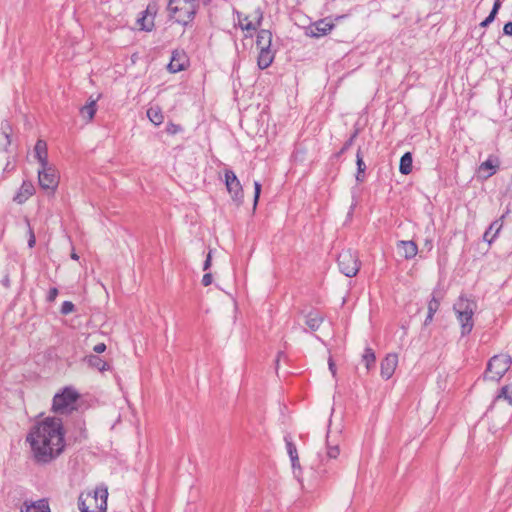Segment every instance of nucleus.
<instances>
[{
    "mask_svg": "<svg viewBox=\"0 0 512 512\" xmlns=\"http://www.w3.org/2000/svg\"><path fill=\"white\" fill-rule=\"evenodd\" d=\"M64 434L62 420L57 417L37 422L26 437L35 461L49 463L57 458L65 447Z\"/></svg>",
    "mask_w": 512,
    "mask_h": 512,
    "instance_id": "nucleus-1",
    "label": "nucleus"
},
{
    "mask_svg": "<svg viewBox=\"0 0 512 512\" xmlns=\"http://www.w3.org/2000/svg\"><path fill=\"white\" fill-rule=\"evenodd\" d=\"M477 309L475 301L465 297H459L453 305V310L461 326V335L466 336L471 333L474 327L473 316Z\"/></svg>",
    "mask_w": 512,
    "mask_h": 512,
    "instance_id": "nucleus-2",
    "label": "nucleus"
},
{
    "mask_svg": "<svg viewBox=\"0 0 512 512\" xmlns=\"http://www.w3.org/2000/svg\"><path fill=\"white\" fill-rule=\"evenodd\" d=\"M197 8L196 0H169L167 4L168 16L182 25L194 19Z\"/></svg>",
    "mask_w": 512,
    "mask_h": 512,
    "instance_id": "nucleus-3",
    "label": "nucleus"
},
{
    "mask_svg": "<svg viewBox=\"0 0 512 512\" xmlns=\"http://www.w3.org/2000/svg\"><path fill=\"white\" fill-rule=\"evenodd\" d=\"M108 490L106 487H97L92 492L82 493L79 497L81 512H106Z\"/></svg>",
    "mask_w": 512,
    "mask_h": 512,
    "instance_id": "nucleus-4",
    "label": "nucleus"
},
{
    "mask_svg": "<svg viewBox=\"0 0 512 512\" xmlns=\"http://www.w3.org/2000/svg\"><path fill=\"white\" fill-rule=\"evenodd\" d=\"M256 32V47L259 50L257 65L260 69L263 70L268 68L275 58V53L271 49L272 33L268 29H260Z\"/></svg>",
    "mask_w": 512,
    "mask_h": 512,
    "instance_id": "nucleus-5",
    "label": "nucleus"
},
{
    "mask_svg": "<svg viewBox=\"0 0 512 512\" xmlns=\"http://www.w3.org/2000/svg\"><path fill=\"white\" fill-rule=\"evenodd\" d=\"M264 12L261 7H256L250 13L236 11L234 20L237 26L245 33V38H251L262 24Z\"/></svg>",
    "mask_w": 512,
    "mask_h": 512,
    "instance_id": "nucleus-6",
    "label": "nucleus"
},
{
    "mask_svg": "<svg viewBox=\"0 0 512 512\" xmlns=\"http://www.w3.org/2000/svg\"><path fill=\"white\" fill-rule=\"evenodd\" d=\"M78 392L72 387H65L61 392L55 394L52 409L59 414H69L76 409Z\"/></svg>",
    "mask_w": 512,
    "mask_h": 512,
    "instance_id": "nucleus-7",
    "label": "nucleus"
},
{
    "mask_svg": "<svg viewBox=\"0 0 512 512\" xmlns=\"http://www.w3.org/2000/svg\"><path fill=\"white\" fill-rule=\"evenodd\" d=\"M512 359L507 354L493 356L487 364L484 378L491 381H499L510 369Z\"/></svg>",
    "mask_w": 512,
    "mask_h": 512,
    "instance_id": "nucleus-8",
    "label": "nucleus"
},
{
    "mask_svg": "<svg viewBox=\"0 0 512 512\" xmlns=\"http://www.w3.org/2000/svg\"><path fill=\"white\" fill-rule=\"evenodd\" d=\"M340 271L347 277H354L360 269V261L355 251L344 250L338 256Z\"/></svg>",
    "mask_w": 512,
    "mask_h": 512,
    "instance_id": "nucleus-9",
    "label": "nucleus"
},
{
    "mask_svg": "<svg viewBox=\"0 0 512 512\" xmlns=\"http://www.w3.org/2000/svg\"><path fill=\"white\" fill-rule=\"evenodd\" d=\"M38 181L42 189L54 192L59 183L56 169L49 164L40 166L38 169Z\"/></svg>",
    "mask_w": 512,
    "mask_h": 512,
    "instance_id": "nucleus-10",
    "label": "nucleus"
},
{
    "mask_svg": "<svg viewBox=\"0 0 512 512\" xmlns=\"http://www.w3.org/2000/svg\"><path fill=\"white\" fill-rule=\"evenodd\" d=\"M225 185L227 191L231 195L232 200L236 203L237 206L243 203L244 192L240 181L238 180L236 174L230 170H225Z\"/></svg>",
    "mask_w": 512,
    "mask_h": 512,
    "instance_id": "nucleus-11",
    "label": "nucleus"
},
{
    "mask_svg": "<svg viewBox=\"0 0 512 512\" xmlns=\"http://www.w3.org/2000/svg\"><path fill=\"white\" fill-rule=\"evenodd\" d=\"M398 365V356L395 353H390L385 356L381 361V376L388 380L392 377Z\"/></svg>",
    "mask_w": 512,
    "mask_h": 512,
    "instance_id": "nucleus-12",
    "label": "nucleus"
},
{
    "mask_svg": "<svg viewBox=\"0 0 512 512\" xmlns=\"http://www.w3.org/2000/svg\"><path fill=\"white\" fill-rule=\"evenodd\" d=\"M499 167V160L497 157L490 156L486 161L480 164L478 173L483 179H488L494 175Z\"/></svg>",
    "mask_w": 512,
    "mask_h": 512,
    "instance_id": "nucleus-13",
    "label": "nucleus"
},
{
    "mask_svg": "<svg viewBox=\"0 0 512 512\" xmlns=\"http://www.w3.org/2000/svg\"><path fill=\"white\" fill-rule=\"evenodd\" d=\"M334 28V24L325 20H320L309 27L307 35L315 38L328 34Z\"/></svg>",
    "mask_w": 512,
    "mask_h": 512,
    "instance_id": "nucleus-14",
    "label": "nucleus"
},
{
    "mask_svg": "<svg viewBox=\"0 0 512 512\" xmlns=\"http://www.w3.org/2000/svg\"><path fill=\"white\" fill-rule=\"evenodd\" d=\"M35 193V187L31 181H23L19 191L13 200L18 204L25 203Z\"/></svg>",
    "mask_w": 512,
    "mask_h": 512,
    "instance_id": "nucleus-15",
    "label": "nucleus"
},
{
    "mask_svg": "<svg viewBox=\"0 0 512 512\" xmlns=\"http://www.w3.org/2000/svg\"><path fill=\"white\" fill-rule=\"evenodd\" d=\"M398 252L405 259H412L418 253V247L414 241L401 240L397 243Z\"/></svg>",
    "mask_w": 512,
    "mask_h": 512,
    "instance_id": "nucleus-16",
    "label": "nucleus"
},
{
    "mask_svg": "<svg viewBox=\"0 0 512 512\" xmlns=\"http://www.w3.org/2000/svg\"><path fill=\"white\" fill-rule=\"evenodd\" d=\"M97 100L92 97L89 98L86 105L82 106L79 110L81 118L86 122L92 121L97 111Z\"/></svg>",
    "mask_w": 512,
    "mask_h": 512,
    "instance_id": "nucleus-17",
    "label": "nucleus"
},
{
    "mask_svg": "<svg viewBox=\"0 0 512 512\" xmlns=\"http://www.w3.org/2000/svg\"><path fill=\"white\" fill-rule=\"evenodd\" d=\"M34 155L40 166L49 164L47 143L44 140L39 139L36 142L34 147Z\"/></svg>",
    "mask_w": 512,
    "mask_h": 512,
    "instance_id": "nucleus-18",
    "label": "nucleus"
},
{
    "mask_svg": "<svg viewBox=\"0 0 512 512\" xmlns=\"http://www.w3.org/2000/svg\"><path fill=\"white\" fill-rule=\"evenodd\" d=\"M503 227V222L501 219H497L493 221L488 229L485 231L483 235V240L486 241L488 244H491L496 237L498 236L499 232L501 231Z\"/></svg>",
    "mask_w": 512,
    "mask_h": 512,
    "instance_id": "nucleus-19",
    "label": "nucleus"
},
{
    "mask_svg": "<svg viewBox=\"0 0 512 512\" xmlns=\"http://www.w3.org/2000/svg\"><path fill=\"white\" fill-rule=\"evenodd\" d=\"M84 360L89 367L97 369L100 372L108 371L111 368L105 360L94 354L87 355Z\"/></svg>",
    "mask_w": 512,
    "mask_h": 512,
    "instance_id": "nucleus-20",
    "label": "nucleus"
},
{
    "mask_svg": "<svg viewBox=\"0 0 512 512\" xmlns=\"http://www.w3.org/2000/svg\"><path fill=\"white\" fill-rule=\"evenodd\" d=\"M21 512H50V508L46 500H39L30 505H26L21 509Z\"/></svg>",
    "mask_w": 512,
    "mask_h": 512,
    "instance_id": "nucleus-21",
    "label": "nucleus"
},
{
    "mask_svg": "<svg viewBox=\"0 0 512 512\" xmlns=\"http://www.w3.org/2000/svg\"><path fill=\"white\" fill-rule=\"evenodd\" d=\"M323 322V317L318 312H310L306 316V325L312 330L316 331L319 329Z\"/></svg>",
    "mask_w": 512,
    "mask_h": 512,
    "instance_id": "nucleus-22",
    "label": "nucleus"
},
{
    "mask_svg": "<svg viewBox=\"0 0 512 512\" xmlns=\"http://www.w3.org/2000/svg\"><path fill=\"white\" fill-rule=\"evenodd\" d=\"M412 155L410 152L405 153L400 159L399 170L402 174L408 175L412 171Z\"/></svg>",
    "mask_w": 512,
    "mask_h": 512,
    "instance_id": "nucleus-23",
    "label": "nucleus"
},
{
    "mask_svg": "<svg viewBox=\"0 0 512 512\" xmlns=\"http://www.w3.org/2000/svg\"><path fill=\"white\" fill-rule=\"evenodd\" d=\"M147 117L149 118V120L154 124V125H160L163 123L164 121V116L161 112V109L157 106L155 107H150L148 110H147Z\"/></svg>",
    "mask_w": 512,
    "mask_h": 512,
    "instance_id": "nucleus-24",
    "label": "nucleus"
},
{
    "mask_svg": "<svg viewBox=\"0 0 512 512\" xmlns=\"http://www.w3.org/2000/svg\"><path fill=\"white\" fill-rule=\"evenodd\" d=\"M440 306V301L435 296H432L431 300L428 302V314L425 319V325L429 324L435 315V313L438 311Z\"/></svg>",
    "mask_w": 512,
    "mask_h": 512,
    "instance_id": "nucleus-25",
    "label": "nucleus"
},
{
    "mask_svg": "<svg viewBox=\"0 0 512 512\" xmlns=\"http://www.w3.org/2000/svg\"><path fill=\"white\" fill-rule=\"evenodd\" d=\"M362 362L365 364L368 371L374 367L376 362V356L372 348H365L364 353L362 355Z\"/></svg>",
    "mask_w": 512,
    "mask_h": 512,
    "instance_id": "nucleus-26",
    "label": "nucleus"
},
{
    "mask_svg": "<svg viewBox=\"0 0 512 512\" xmlns=\"http://www.w3.org/2000/svg\"><path fill=\"white\" fill-rule=\"evenodd\" d=\"M500 7H501V1L500 0H496L494 2V5L492 7V10H491L490 14L486 17L485 20H483L481 22L480 26L481 27H487L489 24H491L494 21V19H495L497 13H498Z\"/></svg>",
    "mask_w": 512,
    "mask_h": 512,
    "instance_id": "nucleus-27",
    "label": "nucleus"
},
{
    "mask_svg": "<svg viewBox=\"0 0 512 512\" xmlns=\"http://www.w3.org/2000/svg\"><path fill=\"white\" fill-rule=\"evenodd\" d=\"M356 164H357V175L356 179L357 181H363V177H361V174H363L366 170V165L363 160V155L361 153V150L358 149L356 154Z\"/></svg>",
    "mask_w": 512,
    "mask_h": 512,
    "instance_id": "nucleus-28",
    "label": "nucleus"
},
{
    "mask_svg": "<svg viewBox=\"0 0 512 512\" xmlns=\"http://www.w3.org/2000/svg\"><path fill=\"white\" fill-rule=\"evenodd\" d=\"M137 23L140 26V29L144 31H151L154 28V20L144 14L138 18Z\"/></svg>",
    "mask_w": 512,
    "mask_h": 512,
    "instance_id": "nucleus-29",
    "label": "nucleus"
},
{
    "mask_svg": "<svg viewBox=\"0 0 512 512\" xmlns=\"http://www.w3.org/2000/svg\"><path fill=\"white\" fill-rule=\"evenodd\" d=\"M497 399H504L510 405H512V383L505 385L500 389L497 395Z\"/></svg>",
    "mask_w": 512,
    "mask_h": 512,
    "instance_id": "nucleus-30",
    "label": "nucleus"
},
{
    "mask_svg": "<svg viewBox=\"0 0 512 512\" xmlns=\"http://www.w3.org/2000/svg\"><path fill=\"white\" fill-rule=\"evenodd\" d=\"M285 442H286V448H287V452H288L291 462H298V453H297L296 446L287 437L285 438Z\"/></svg>",
    "mask_w": 512,
    "mask_h": 512,
    "instance_id": "nucleus-31",
    "label": "nucleus"
},
{
    "mask_svg": "<svg viewBox=\"0 0 512 512\" xmlns=\"http://www.w3.org/2000/svg\"><path fill=\"white\" fill-rule=\"evenodd\" d=\"M159 10V5L157 1H150L146 7V9L142 12V14L151 17L153 20Z\"/></svg>",
    "mask_w": 512,
    "mask_h": 512,
    "instance_id": "nucleus-32",
    "label": "nucleus"
},
{
    "mask_svg": "<svg viewBox=\"0 0 512 512\" xmlns=\"http://www.w3.org/2000/svg\"><path fill=\"white\" fill-rule=\"evenodd\" d=\"M168 69L172 73L179 72L184 69V66L180 64L176 58L173 56L170 63L168 64Z\"/></svg>",
    "mask_w": 512,
    "mask_h": 512,
    "instance_id": "nucleus-33",
    "label": "nucleus"
},
{
    "mask_svg": "<svg viewBox=\"0 0 512 512\" xmlns=\"http://www.w3.org/2000/svg\"><path fill=\"white\" fill-rule=\"evenodd\" d=\"M340 454V449L338 445H330L327 446V456L331 459H336Z\"/></svg>",
    "mask_w": 512,
    "mask_h": 512,
    "instance_id": "nucleus-34",
    "label": "nucleus"
},
{
    "mask_svg": "<svg viewBox=\"0 0 512 512\" xmlns=\"http://www.w3.org/2000/svg\"><path fill=\"white\" fill-rule=\"evenodd\" d=\"M74 309H75V306L72 302L64 301L61 306V313L64 315H68V314L72 313L74 311Z\"/></svg>",
    "mask_w": 512,
    "mask_h": 512,
    "instance_id": "nucleus-35",
    "label": "nucleus"
},
{
    "mask_svg": "<svg viewBox=\"0 0 512 512\" xmlns=\"http://www.w3.org/2000/svg\"><path fill=\"white\" fill-rule=\"evenodd\" d=\"M261 193V184L258 181L254 182V207H256Z\"/></svg>",
    "mask_w": 512,
    "mask_h": 512,
    "instance_id": "nucleus-36",
    "label": "nucleus"
},
{
    "mask_svg": "<svg viewBox=\"0 0 512 512\" xmlns=\"http://www.w3.org/2000/svg\"><path fill=\"white\" fill-rule=\"evenodd\" d=\"M57 296H58V289L55 287L50 288V290L48 291V294H47V300L49 302H53Z\"/></svg>",
    "mask_w": 512,
    "mask_h": 512,
    "instance_id": "nucleus-37",
    "label": "nucleus"
},
{
    "mask_svg": "<svg viewBox=\"0 0 512 512\" xmlns=\"http://www.w3.org/2000/svg\"><path fill=\"white\" fill-rule=\"evenodd\" d=\"M212 263V251L210 250L206 256V259L203 264V270L207 271L211 267Z\"/></svg>",
    "mask_w": 512,
    "mask_h": 512,
    "instance_id": "nucleus-38",
    "label": "nucleus"
},
{
    "mask_svg": "<svg viewBox=\"0 0 512 512\" xmlns=\"http://www.w3.org/2000/svg\"><path fill=\"white\" fill-rule=\"evenodd\" d=\"M36 243V238L33 230L29 227V240H28V246L30 248H33Z\"/></svg>",
    "mask_w": 512,
    "mask_h": 512,
    "instance_id": "nucleus-39",
    "label": "nucleus"
},
{
    "mask_svg": "<svg viewBox=\"0 0 512 512\" xmlns=\"http://www.w3.org/2000/svg\"><path fill=\"white\" fill-rule=\"evenodd\" d=\"M212 274L211 273H205L202 278V284L204 286H209L212 283Z\"/></svg>",
    "mask_w": 512,
    "mask_h": 512,
    "instance_id": "nucleus-40",
    "label": "nucleus"
},
{
    "mask_svg": "<svg viewBox=\"0 0 512 512\" xmlns=\"http://www.w3.org/2000/svg\"><path fill=\"white\" fill-rule=\"evenodd\" d=\"M106 350L105 343H98L93 347V351L97 354H101Z\"/></svg>",
    "mask_w": 512,
    "mask_h": 512,
    "instance_id": "nucleus-41",
    "label": "nucleus"
},
{
    "mask_svg": "<svg viewBox=\"0 0 512 512\" xmlns=\"http://www.w3.org/2000/svg\"><path fill=\"white\" fill-rule=\"evenodd\" d=\"M503 33L507 36H512V22H507L503 27Z\"/></svg>",
    "mask_w": 512,
    "mask_h": 512,
    "instance_id": "nucleus-42",
    "label": "nucleus"
},
{
    "mask_svg": "<svg viewBox=\"0 0 512 512\" xmlns=\"http://www.w3.org/2000/svg\"><path fill=\"white\" fill-rule=\"evenodd\" d=\"M328 364H329V370L331 371L332 375L335 376L336 375V366H335L332 358L329 359Z\"/></svg>",
    "mask_w": 512,
    "mask_h": 512,
    "instance_id": "nucleus-43",
    "label": "nucleus"
},
{
    "mask_svg": "<svg viewBox=\"0 0 512 512\" xmlns=\"http://www.w3.org/2000/svg\"><path fill=\"white\" fill-rule=\"evenodd\" d=\"M355 135H353L350 140L345 144L344 146V149H346L348 146H350V144L352 143L353 139H354Z\"/></svg>",
    "mask_w": 512,
    "mask_h": 512,
    "instance_id": "nucleus-44",
    "label": "nucleus"
},
{
    "mask_svg": "<svg viewBox=\"0 0 512 512\" xmlns=\"http://www.w3.org/2000/svg\"><path fill=\"white\" fill-rule=\"evenodd\" d=\"M283 355H284L283 352H279L278 353V356H277V359H276V364L279 363L280 357H282Z\"/></svg>",
    "mask_w": 512,
    "mask_h": 512,
    "instance_id": "nucleus-45",
    "label": "nucleus"
},
{
    "mask_svg": "<svg viewBox=\"0 0 512 512\" xmlns=\"http://www.w3.org/2000/svg\"><path fill=\"white\" fill-rule=\"evenodd\" d=\"M292 463V467L293 469L295 470L297 467H299V461L298 462H291Z\"/></svg>",
    "mask_w": 512,
    "mask_h": 512,
    "instance_id": "nucleus-46",
    "label": "nucleus"
},
{
    "mask_svg": "<svg viewBox=\"0 0 512 512\" xmlns=\"http://www.w3.org/2000/svg\"><path fill=\"white\" fill-rule=\"evenodd\" d=\"M71 258L74 260H78V255L75 252H72Z\"/></svg>",
    "mask_w": 512,
    "mask_h": 512,
    "instance_id": "nucleus-47",
    "label": "nucleus"
},
{
    "mask_svg": "<svg viewBox=\"0 0 512 512\" xmlns=\"http://www.w3.org/2000/svg\"><path fill=\"white\" fill-rule=\"evenodd\" d=\"M5 137L7 138V142L10 144L9 135L7 133H5Z\"/></svg>",
    "mask_w": 512,
    "mask_h": 512,
    "instance_id": "nucleus-48",
    "label": "nucleus"
},
{
    "mask_svg": "<svg viewBox=\"0 0 512 512\" xmlns=\"http://www.w3.org/2000/svg\"><path fill=\"white\" fill-rule=\"evenodd\" d=\"M169 131H171L172 133H175V132H176V129H175V127H172V130H171V129H169Z\"/></svg>",
    "mask_w": 512,
    "mask_h": 512,
    "instance_id": "nucleus-49",
    "label": "nucleus"
},
{
    "mask_svg": "<svg viewBox=\"0 0 512 512\" xmlns=\"http://www.w3.org/2000/svg\"><path fill=\"white\" fill-rule=\"evenodd\" d=\"M169 131H171L172 133H175V132H176V129H175V127H172V130H171V129H169Z\"/></svg>",
    "mask_w": 512,
    "mask_h": 512,
    "instance_id": "nucleus-50",
    "label": "nucleus"
},
{
    "mask_svg": "<svg viewBox=\"0 0 512 512\" xmlns=\"http://www.w3.org/2000/svg\"><path fill=\"white\" fill-rule=\"evenodd\" d=\"M9 279L4 280L5 286H8Z\"/></svg>",
    "mask_w": 512,
    "mask_h": 512,
    "instance_id": "nucleus-51",
    "label": "nucleus"
},
{
    "mask_svg": "<svg viewBox=\"0 0 512 512\" xmlns=\"http://www.w3.org/2000/svg\"><path fill=\"white\" fill-rule=\"evenodd\" d=\"M9 279L4 280L5 286H8Z\"/></svg>",
    "mask_w": 512,
    "mask_h": 512,
    "instance_id": "nucleus-52",
    "label": "nucleus"
},
{
    "mask_svg": "<svg viewBox=\"0 0 512 512\" xmlns=\"http://www.w3.org/2000/svg\"><path fill=\"white\" fill-rule=\"evenodd\" d=\"M9 279L4 280L5 286H8Z\"/></svg>",
    "mask_w": 512,
    "mask_h": 512,
    "instance_id": "nucleus-53",
    "label": "nucleus"
},
{
    "mask_svg": "<svg viewBox=\"0 0 512 512\" xmlns=\"http://www.w3.org/2000/svg\"><path fill=\"white\" fill-rule=\"evenodd\" d=\"M211 0H205V3H209Z\"/></svg>",
    "mask_w": 512,
    "mask_h": 512,
    "instance_id": "nucleus-54",
    "label": "nucleus"
}]
</instances>
